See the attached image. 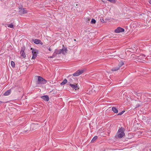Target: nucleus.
<instances>
[{
	"label": "nucleus",
	"instance_id": "obj_1",
	"mask_svg": "<svg viewBox=\"0 0 151 151\" xmlns=\"http://www.w3.org/2000/svg\"><path fill=\"white\" fill-rule=\"evenodd\" d=\"M124 131V129L123 127H121L120 129H119L118 130L116 135L115 136V137L116 139H120L123 137L125 135Z\"/></svg>",
	"mask_w": 151,
	"mask_h": 151
},
{
	"label": "nucleus",
	"instance_id": "obj_2",
	"mask_svg": "<svg viewBox=\"0 0 151 151\" xmlns=\"http://www.w3.org/2000/svg\"><path fill=\"white\" fill-rule=\"evenodd\" d=\"M38 80L37 82V83L39 84H44L46 83L47 81L40 76H38Z\"/></svg>",
	"mask_w": 151,
	"mask_h": 151
},
{
	"label": "nucleus",
	"instance_id": "obj_3",
	"mask_svg": "<svg viewBox=\"0 0 151 151\" xmlns=\"http://www.w3.org/2000/svg\"><path fill=\"white\" fill-rule=\"evenodd\" d=\"M19 12L21 14L26 13L27 12V11L26 8H22V7H19Z\"/></svg>",
	"mask_w": 151,
	"mask_h": 151
},
{
	"label": "nucleus",
	"instance_id": "obj_4",
	"mask_svg": "<svg viewBox=\"0 0 151 151\" xmlns=\"http://www.w3.org/2000/svg\"><path fill=\"white\" fill-rule=\"evenodd\" d=\"M124 31V29L123 28L119 27L115 30L114 32L115 33H119L123 32Z\"/></svg>",
	"mask_w": 151,
	"mask_h": 151
},
{
	"label": "nucleus",
	"instance_id": "obj_5",
	"mask_svg": "<svg viewBox=\"0 0 151 151\" xmlns=\"http://www.w3.org/2000/svg\"><path fill=\"white\" fill-rule=\"evenodd\" d=\"M32 59H35L37 56V54L36 52V50L33 49L32 50Z\"/></svg>",
	"mask_w": 151,
	"mask_h": 151
},
{
	"label": "nucleus",
	"instance_id": "obj_6",
	"mask_svg": "<svg viewBox=\"0 0 151 151\" xmlns=\"http://www.w3.org/2000/svg\"><path fill=\"white\" fill-rule=\"evenodd\" d=\"M41 98L44 100L47 101H48L49 99V97L47 95L42 96Z\"/></svg>",
	"mask_w": 151,
	"mask_h": 151
},
{
	"label": "nucleus",
	"instance_id": "obj_7",
	"mask_svg": "<svg viewBox=\"0 0 151 151\" xmlns=\"http://www.w3.org/2000/svg\"><path fill=\"white\" fill-rule=\"evenodd\" d=\"M20 52L21 56H22L23 58H24L26 57V55L24 52V51L23 50H21Z\"/></svg>",
	"mask_w": 151,
	"mask_h": 151
},
{
	"label": "nucleus",
	"instance_id": "obj_8",
	"mask_svg": "<svg viewBox=\"0 0 151 151\" xmlns=\"http://www.w3.org/2000/svg\"><path fill=\"white\" fill-rule=\"evenodd\" d=\"M85 69H82L81 70H77L78 72V74H79V75L83 73L85 71Z\"/></svg>",
	"mask_w": 151,
	"mask_h": 151
},
{
	"label": "nucleus",
	"instance_id": "obj_9",
	"mask_svg": "<svg viewBox=\"0 0 151 151\" xmlns=\"http://www.w3.org/2000/svg\"><path fill=\"white\" fill-rule=\"evenodd\" d=\"M61 53H62L63 54H65L67 51V50L66 48H63L62 49H61Z\"/></svg>",
	"mask_w": 151,
	"mask_h": 151
},
{
	"label": "nucleus",
	"instance_id": "obj_10",
	"mask_svg": "<svg viewBox=\"0 0 151 151\" xmlns=\"http://www.w3.org/2000/svg\"><path fill=\"white\" fill-rule=\"evenodd\" d=\"M38 127L39 126L37 124H33L31 125V127H34V128H33L34 129H37Z\"/></svg>",
	"mask_w": 151,
	"mask_h": 151
},
{
	"label": "nucleus",
	"instance_id": "obj_11",
	"mask_svg": "<svg viewBox=\"0 0 151 151\" xmlns=\"http://www.w3.org/2000/svg\"><path fill=\"white\" fill-rule=\"evenodd\" d=\"M11 93V90H8L4 93V95L6 96H8Z\"/></svg>",
	"mask_w": 151,
	"mask_h": 151
},
{
	"label": "nucleus",
	"instance_id": "obj_12",
	"mask_svg": "<svg viewBox=\"0 0 151 151\" xmlns=\"http://www.w3.org/2000/svg\"><path fill=\"white\" fill-rule=\"evenodd\" d=\"M70 86L73 88L75 89L76 90L77 89V86L76 85H74V84H70Z\"/></svg>",
	"mask_w": 151,
	"mask_h": 151
},
{
	"label": "nucleus",
	"instance_id": "obj_13",
	"mask_svg": "<svg viewBox=\"0 0 151 151\" xmlns=\"http://www.w3.org/2000/svg\"><path fill=\"white\" fill-rule=\"evenodd\" d=\"M112 110L114 113H117L118 112V110L115 107H113L112 108Z\"/></svg>",
	"mask_w": 151,
	"mask_h": 151
},
{
	"label": "nucleus",
	"instance_id": "obj_14",
	"mask_svg": "<svg viewBox=\"0 0 151 151\" xmlns=\"http://www.w3.org/2000/svg\"><path fill=\"white\" fill-rule=\"evenodd\" d=\"M7 26L8 27L11 28H14V25L12 24H7Z\"/></svg>",
	"mask_w": 151,
	"mask_h": 151
},
{
	"label": "nucleus",
	"instance_id": "obj_15",
	"mask_svg": "<svg viewBox=\"0 0 151 151\" xmlns=\"http://www.w3.org/2000/svg\"><path fill=\"white\" fill-rule=\"evenodd\" d=\"M61 49H60V50H57V49H56L55 51V52H56V53L57 54H60L61 53Z\"/></svg>",
	"mask_w": 151,
	"mask_h": 151
},
{
	"label": "nucleus",
	"instance_id": "obj_16",
	"mask_svg": "<svg viewBox=\"0 0 151 151\" xmlns=\"http://www.w3.org/2000/svg\"><path fill=\"white\" fill-rule=\"evenodd\" d=\"M40 40L36 39L34 40V42L36 44H38L40 43Z\"/></svg>",
	"mask_w": 151,
	"mask_h": 151
},
{
	"label": "nucleus",
	"instance_id": "obj_17",
	"mask_svg": "<svg viewBox=\"0 0 151 151\" xmlns=\"http://www.w3.org/2000/svg\"><path fill=\"white\" fill-rule=\"evenodd\" d=\"M98 138V137L97 136H95L92 139L91 141L92 142H93L94 141Z\"/></svg>",
	"mask_w": 151,
	"mask_h": 151
},
{
	"label": "nucleus",
	"instance_id": "obj_18",
	"mask_svg": "<svg viewBox=\"0 0 151 151\" xmlns=\"http://www.w3.org/2000/svg\"><path fill=\"white\" fill-rule=\"evenodd\" d=\"M67 82V80L66 79H65L63 80V81L61 83V85H63L65 84H66Z\"/></svg>",
	"mask_w": 151,
	"mask_h": 151
},
{
	"label": "nucleus",
	"instance_id": "obj_19",
	"mask_svg": "<svg viewBox=\"0 0 151 151\" xmlns=\"http://www.w3.org/2000/svg\"><path fill=\"white\" fill-rule=\"evenodd\" d=\"M119 68V67H116L113 68L111 70L113 71H116L118 70Z\"/></svg>",
	"mask_w": 151,
	"mask_h": 151
},
{
	"label": "nucleus",
	"instance_id": "obj_20",
	"mask_svg": "<svg viewBox=\"0 0 151 151\" xmlns=\"http://www.w3.org/2000/svg\"><path fill=\"white\" fill-rule=\"evenodd\" d=\"M73 76H78L79 75V74H78V72L77 71H76L75 73H74L73 74Z\"/></svg>",
	"mask_w": 151,
	"mask_h": 151
},
{
	"label": "nucleus",
	"instance_id": "obj_21",
	"mask_svg": "<svg viewBox=\"0 0 151 151\" xmlns=\"http://www.w3.org/2000/svg\"><path fill=\"white\" fill-rule=\"evenodd\" d=\"M11 64L12 66V67L14 68L15 67V64L14 62L13 61H11Z\"/></svg>",
	"mask_w": 151,
	"mask_h": 151
},
{
	"label": "nucleus",
	"instance_id": "obj_22",
	"mask_svg": "<svg viewBox=\"0 0 151 151\" xmlns=\"http://www.w3.org/2000/svg\"><path fill=\"white\" fill-rule=\"evenodd\" d=\"M96 22V20L93 19H91V23L92 24H95Z\"/></svg>",
	"mask_w": 151,
	"mask_h": 151
},
{
	"label": "nucleus",
	"instance_id": "obj_23",
	"mask_svg": "<svg viewBox=\"0 0 151 151\" xmlns=\"http://www.w3.org/2000/svg\"><path fill=\"white\" fill-rule=\"evenodd\" d=\"M124 65V63L122 61H121L119 65V68L122 66Z\"/></svg>",
	"mask_w": 151,
	"mask_h": 151
},
{
	"label": "nucleus",
	"instance_id": "obj_24",
	"mask_svg": "<svg viewBox=\"0 0 151 151\" xmlns=\"http://www.w3.org/2000/svg\"><path fill=\"white\" fill-rule=\"evenodd\" d=\"M107 0L112 3H116V1L115 0Z\"/></svg>",
	"mask_w": 151,
	"mask_h": 151
},
{
	"label": "nucleus",
	"instance_id": "obj_25",
	"mask_svg": "<svg viewBox=\"0 0 151 151\" xmlns=\"http://www.w3.org/2000/svg\"><path fill=\"white\" fill-rule=\"evenodd\" d=\"M124 111H122L119 113V114H118V115H122L124 112Z\"/></svg>",
	"mask_w": 151,
	"mask_h": 151
},
{
	"label": "nucleus",
	"instance_id": "obj_26",
	"mask_svg": "<svg viewBox=\"0 0 151 151\" xmlns=\"http://www.w3.org/2000/svg\"><path fill=\"white\" fill-rule=\"evenodd\" d=\"M56 55H57V54L56 53V52H54V53L52 55L54 57H55L56 56Z\"/></svg>",
	"mask_w": 151,
	"mask_h": 151
},
{
	"label": "nucleus",
	"instance_id": "obj_27",
	"mask_svg": "<svg viewBox=\"0 0 151 151\" xmlns=\"http://www.w3.org/2000/svg\"><path fill=\"white\" fill-rule=\"evenodd\" d=\"M140 106V105H139V104H137L136 105V108H137V107H139Z\"/></svg>",
	"mask_w": 151,
	"mask_h": 151
},
{
	"label": "nucleus",
	"instance_id": "obj_28",
	"mask_svg": "<svg viewBox=\"0 0 151 151\" xmlns=\"http://www.w3.org/2000/svg\"><path fill=\"white\" fill-rule=\"evenodd\" d=\"M39 44H40L41 45H42L43 44V43L40 40V43H39Z\"/></svg>",
	"mask_w": 151,
	"mask_h": 151
},
{
	"label": "nucleus",
	"instance_id": "obj_29",
	"mask_svg": "<svg viewBox=\"0 0 151 151\" xmlns=\"http://www.w3.org/2000/svg\"><path fill=\"white\" fill-rule=\"evenodd\" d=\"M55 58V57L53 55L50 57V58Z\"/></svg>",
	"mask_w": 151,
	"mask_h": 151
},
{
	"label": "nucleus",
	"instance_id": "obj_30",
	"mask_svg": "<svg viewBox=\"0 0 151 151\" xmlns=\"http://www.w3.org/2000/svg\"><path fill=\"white\" fill-rule=\"evenodd\" d=\"M101 22H104V20L103 19H102V20H101Z\"/></svg>",
	"mask_w": 151,
	"mask_h": 151
},
{
	"label": "nucleus",
	"instance_id": "obj_31",
	"mask_svg": "<svg viewBox=\"0 0 151 151\" xmlns=\"http://www.w3.org/2000/svg\"><path fill=\"white\" fill-rule=\"evenodd\" d=\"M48 50L50 51H51L52 50L50 48H49V49H48Z\"/></svg>",
	"mask_w": 151,
	"mask_h": 151
},
{
	"label": "nucleus",
	"instance_id": "obj_32",
	"mask_svg": "<svg viewBox=\"0 0 151 151\" xmlns=\"http://www.w3.org/2000/svg\"><path fill=\"white\" fill-rule=\"evenodd\" d=\"M149 3L150 4H151V0H150L149 1Z\"/></svg>",
	"mask_w": 151,
	"mask_h": 151
},
{
	"label": "nucleus",
	"instance_id": "obj_33",
	"mask_svg": "<svg viewBox=\"0 0 151 151\" xmlns=\"http://www.w3.org/2000/svg\"><path fill=\"white\" fill-rule=\"evenodd\" d=\"M70 80H69L70 81L69 83H71V81L72 80V79H71V78H70Z\"/></svg>",
	"mask_w": 151,
	"mask_h": 151
},
{
	"label": "nucleus",
	"instance_id": "obj_34",
	"mask_svg": "<svg viewBox=\"0 0 151 151\" xmlns=\"http://www.w3.org/2000/svg\"><path fill=\"white\" fill-rule=\"evenodd\" d=\"M2 103V101H0V103L1 104Z\"/></svg>",
	"mask_w": 151,
	"mask_h": 151
}]
</instances>
